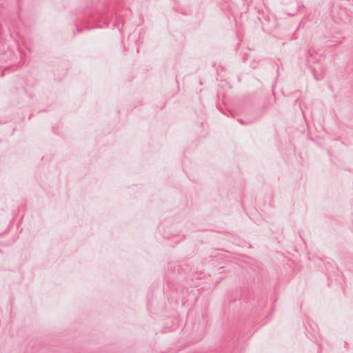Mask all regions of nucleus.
Segmentation results:
<instances>
[{
    "instance_id": "obj_1",
    "label": "nucleus",
    "mask_w": 353,
    "mask_h": 353,
    "mask_svg": "<svg viewBox=\"0 0 353 353\" xmlns=\"http://www.w3.org/2000/svg\"><path fill=\"white\" fill-rule=\"evenodd\" d=\"M267 303V299L264 296H261L260 299H257V307L255 308V310L259 312V310H263Z\"/></svg>"
},
{
    "instance_id": "obj_2",
    "label": "nucleus",
    "mask_w": 353,
    "mask_h": 353,
    "mask_svg": "<svg viewBox=\"0 0 353 353\" xmlns=\"http://www.w3.org/2000/svg\"><path fill=\"white\" fill-rule=\"evenodd\" d=\"M259 118L260 117H257V118H255L254 119H239L237 121H238V122L239 123H241L242 125H250V124H252V123H254L257 120H259Z\"/></svg>"
},
{
    "instance_id": "obj_3",
    "label": "nucleus",
    "mask_w": 353,
    "mask_h": 353,
    "mask_svg": "<svg viewBox=\"0 0 353 353\" xmlns=\"http://www.w3.org/2000/svg\"><path fill=\"white\" fill-rule=\"evenodd\" d=\"M312 72L313 73V75H314V77L316 80H319V79L317 78L316 77V70L314 68H312Z\"/></svg>"
},
{
    "instance_id": "obj_4",
    "label": "nucleus",
    "mask_w": 353,
    "mask_h": 353,
    "mask_svg": "<svg viewBox=\"0 0 353 353\" xmlns=\"http://www.w3.org/2000/svg\"><path fill=\"white\" fill-rule=\"evenodd\" d=\"M251 65V67H252V68H254V69L256 68V64H255L254 63H251V65Z\"/></svg>"
},
{
    "instance_id": "obj_5",
    "label": "nucleus",
    "mask_w": 353,
    "mask_h": 353,
    "mask_svg": "<svg viewBox=\"0 0 353 353\" xmlns=\"http://www.w3.org/2000/svg\"><path fill=\"white\" fill-rule=\"evenodd\" d=\"M83 30V29H81L79 28H77V32H81Z\"/></svg>"
},
{
    "instance_id": "obj_6",
    "label": "nucleus",
    "mask_w": 353,
    "mask_h": 353,
    "mask_svg": "<svg viewBox=\"0 0 353 353\" xmlns=\"http://www.w3.org/2000/svg\"><path fill=\"white\" fill-rule=\"evenodd\" d=\"M91 28H89V27H88V26H86V27L85 28V29H86V30H90V29H91Z\"/></svg>"
}]
</instances>
